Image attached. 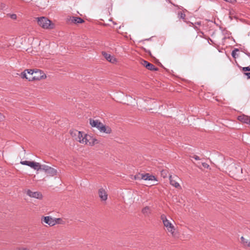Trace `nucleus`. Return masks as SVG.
<instances>
[{
	"label": "nucleus",
	"instance_id": "20e7f679",
	"mask_svg": "<svg viewBox=\"0 0 250 250\" xmlns=\"http://www.w3.org/2000/svg\"><path fill=\"white\" fill-rule=\"evenodd\" d=\"M32 76L28 78L29 81L33 80H40L46 78V76L45 73L41 70H37L34 72H32Z\"/></svg>",
	"mask_w": 250,
	"mask_h": 250
},
{
	"label": "nucleus",
	"instance_id": "4468645a",
	"mask_svg": "<svg viewBox=\"0 0 250 250\" xmlns=\"http://www.w3.org/2000/svg\"><path fill=\"white\" fill-rule=\"evenodd\" d=\"M177 178V176L173 177L172 175L169 176V177L170 185L176 188L180 187L179 184L176 181Z\"/></svg>",
	"mask_w": 250,
	"mask_h": 250
},
{
	"label": "nucleus",
	"instance_id": "0eeeda50",
	"mask_svg": "<svg viewBox=\"0 0 250 250\" xmlns=\"http://www.w3.org/2000/svg\"><path fill=\"white\" fill-rule=\"evenodd\" d=\"M41 220L42 223H45L50 227L55 225L56 221H55L54 218L51 216H43Z\"/></svg>",
	"mask_w": 250,
	"mask_h": 250
},
{
	"label": "nucleus",
	"instance_id": "a211bd4d",
	"mask_svg": "<svg viewBox=\"0 0 250 250\" xmlns=\"http://www.w3.org/2000/svg\"><path fill=\"white\" fill-rule=\"evenodd\" d=\"M142 212L145 215H148L151 213L150 208L149 207H145L142 209Z\"/></svg>",
	"mask_w": 250,
	"mask_h": 250
},
{
	"label": "nucleus",
	"instance_id": "a878e982",
	"mask_svg": "<svg viewBox=\"0 0 250 250\" xmlns=\"http://www.w3.org/2000/svg\"><path fill=\"white\" fill-rule=\"evenodd\" d=\"M239 51V49L235 48L231 52V56L233 58H236V52Z\"/></svg>",
	"mask_w": 250,
	"mask_h": 250
},
{
	"label": "nucleus",
	"instance_id": "7ed1b4c3",
	"mask_svg": "<svg viewBox=\"0 0 250 250\" xmlns=\"http://www.w3.org/2000/svg\"><path fill=\"white\" fill-rule=\"evenodd\" d=\"M161 219L162 220L163 223L167 230L171 234H173L175 230L174 227L169 220L167 219L166 216L165 214H162L161 215Z\"/></svg>",
	"mask_w": 250,
	"mask_h": 250
},
{
	"label": "nucleus",
	"instance_id": "7c9ffc66",
	"mask_svg": "<svg viewBox=\"0 0 250 250\" xmlns=\"http://www.w3.org/2000/svg\"><path fill=\"white\" fill-rule=\"evenodd\" d=\"M8 15L13 20H16L17 19V15L15 14H8Z\"/></svg>",
	"mask_w": 250,
	"mask_h": 250
},
{
	"label": "nucleus",
	"instance_id": "4c0bfd02",
	"mask_svg": "<svg viewBox=\"0 0 250 250\" xmlns=\"http://www.w3.org/2000/svg\"><path fill=\"white\" fill-rule=\"evenodd\" d=\"M157 183L154 184H153V185H157Z\"/></svg>",
	"mask_w": 250,
	"mask_h": 250
},
{
	"label": "nucleus",
	"instance_id": "9b49d317",
	"mask_svg": "<svg viewBox=\"0 0 250 250\" xmlns=\"http://www.w3.org/2000/svg\"><path fill=\"white\" fill-rule=\"evenodd\" d=\"M99 196L102 201H106L107 199V194L105 190L103 188H101L98 191Z\"/></svg>",
	"mask_w": 250,
	"mask_h": 250
},
{
	"label": "nucleus",
	"instance_id": "ddd939ff",
	"mask_svg": "<svg viewBox=\"0 0 250 250\" xmlns=\"http://www.w3.org/2000/svg\"><path fill=\"white\" fill-rule=\"evenodd\" d=\"M102 54L108 62L111 63H114L116 62V59L110 54H109L105 52H102Z\"/></svg>",
	"mask_w": 250,
	"mask_h": 250
},
{
	"label": "nucleus",
	"instance_id": "cd10ccee",
	"mask_svg": "<svg viewBox=\"0 0 250 250\" xmlns=\"http://www.w3.org/2000/svg\"><path fill=\"white\" fill-rule=\"evenodd\" d=\"M141 177L142 174L139 173L138 174H137L134 176V179L136 180H142Z\"/></svg>",
	"mask_w": 250,
	"mask_h": 250
},
{
	"label": "nucleus",
	"instance_id": "c85d7f7f",
	"mask_svg": "<svg viewBox=\"0 0 250 250\" xmlns=\"http://www.w3.org/2000/svg\"><path fill=\"white\" fill-rule=\"evenodd\" d=\"M25 71H26L27 72L26 73L28 74V77H30L31 76H32V72H35V71L34 70H32V69H30V70L27 69V70H25Z\"/></svg>",
	"mask_w": 250,
	"mask_h": 250
},
{
	"label": "nucleus",
	"instance_id": "f704fd0d",
	"mask_svg": "<svg viewBox=\"0 0 250 250\" xmlns=\"http://www.w3.org/2000/svg\"><path fill=\"white\" fill-rule=\"evenodd\" d=\"M193 158L195 159L196 160H200V158L199 156H196V155H195L193 157Z\"/></svg>",
	"mask_w": 250,
	"mask_h": 250
},
{
	"label": "nucleus",
	"instance_id": "412c9836",
	"mask_svg": "<svg viewBox=\"0 0 250 250\" xmlns=\"http://www.w3.org/2000/svg\"><path fill=\"white\" fill-rule=\"evenodd\" d=\"M33 161H21L20 163L22 165L28 166L30 167H31Z\"/></svg>",
	"mask_w": 250,
	"mask_h": 250
},
{
	"label": "nucleus",
	"instance_id": "c756f323",
	"mask_svg": "<svg viewBox=\"0 0 250 250\" xmlns=\"http://www.w3.org/2000/svg\"><path fill=\"white\" fill-rule=\"evenodd\" d=\"M148 175V173L142 174L141 178H142V180H147Z\"/></svg>",
	"mask_w": 250,
	"mask_h": 250
},
{
	"label": "nucleus",
	"instance_id": "5701e85b",
	"mask_svg": "<svg viewBox=\"0 0 250 250\" xmlns=\"http://www.w3.org/2000/svg\"><path fill=\"white\" fill-rule=\"evenodd\" d=\"M55 221H56V223H55V225L56 224H63V221L60 218H54Z\"/></svg>",
	"mask_w": 250,
	"mask_h": 250
},
{
	"label": "nucleus",
	"instance_id": "72a5a7b5",
	"mask_svg": "<svg viewBox=\"0 0 250 250\" xmlns=\"http://www.w3.org/2000/svg\"><path fill=\"white\" fill-rule=\"evenodd\" d=\"M202 166L205 168H208L209 167V165L206 163H203Z\"/></svg>",
	"mask_w": 250,
	"mask_h": 250
},
{
	"label": "nucleus",
	"instance_id": "6ab92c4d",
	"mask_svg": "<svg viewBox=\"0 0 250 250\" xmlns=\"http://www.w3.org/2000/svg\"><path fill=\"white\" fill-rule=\"evenodd\" d=\"M80 131H78L77 130H73L70 131V134L71 136L74 138L75 140H76V138L80 135Z\"/></svg>",
	"mask_w": 250,
	"mask_h": 250
},
{
	"label": "nucleus",
	"instance_id": "c9c22d12",
	"mask_svg": "<svg viewBox=\"0 0 250 250\" xmlns=\"http://www.w3.org/2000/svg\"><path fill=\"white\" fill-rule=\"evenodd\" d=\"M4 119V116L0 113V121Z\"/></svg>",
	"mask_w": 250,
	"mask_h": 250
},
{
	"label": "nucleus",
	"instance_id": "bb28decb",
	"mask_svg": "<svg viewBox=\"0 0 250 250\" xmlns=\"http://www.w3.org/2000/svg\"><path fill=\"white\" fill-rule=\"evenodd\" d=\"M178 17L180 19H185L186 15L182 12H179L178 13Z\"/></svg>",
	"mask_w": 250,
	"mask_h": 250
},
{
	"label": "nucleus",
	"instance_id": "aec40b11",
	"mask_svg": "<svg viewBox=\"0 0 250 250\" xmlns=\"http://www.w3.org/2000/svg\"><path fill=\"white\" fill-rule=\"evenodd\" d=\"M241 242L245 246H248L250 247V241L246 239L243 236L241 237Z\"/></svg>",
	"mask_w": 250,
	"mask_h": 250
},
{
	"label": "nucleus",
	"instance_id": "e433bc0d",
	"mask_svg": "<svg viewBox=\"0 0 250 250\" xmlns=\"http://www.w3.org/2000/svg\"><path fill=\"white\" fill-rule=\"evenodd\" d=\"M17 250H28L26 248H21V249H19Z\"/></svg>",
	"mask_w": 250,
	"mask_h": 250
},
{
	"label": "nucleus",
	"instance_id": "6e6552de",
	"mask_svg": "<svg viewBox=\"0 0 250 250\" xmlns=\"http://www.w3.org/2000/svg\"><path fill=\"white\" fill-rule=\"evenodd\" d=\"M26 194L31 198H34L38 199H42V193L39 191H32L30 189H28L26 191Z\"/></svg>",
	"mask_w": 250,
	"mask_h": 250
},
{
	"label": "nucleus",
	"instance_id": "4be33fe9",
	"mask_svg": "<svg viewBox=\"0 0 250 250\" xmlns=\"http://www.w3.org/2000/svg\"><path fill=\"white\" fill-rule=\"evenodd\" d=\"M147 180L148 181H155V182H157L158 180L157 179V178H156V177L154 175H150L149 173H148V177H147Z\"/></svg>",
	"mask_w": 250,
	"mask_h": 250
},
{
	"label": "nucleus",
	"instance_id": "2f4dec72",
	"mask_svg": "<svg viewBox=\"0 0 250 250\" xmlns=\"http://www.w3.org/2000/svg\"><path fill=\"white\" fill-rule=\"evenodd\" d=\"M244 75L247 76L248 79H250V72H244Z\"/></svg>",
	"mask_w": 250,
	"mask_h": 250
},
{
	"label": "nucleus",
	"instance_id": "1a4fd4ad",
	"mask_svg": "<svg viewBox=\"0 0 250 250\" xmlns=\"http://www.w3.org/2000/svg\"><path fill=\"white\" fill-rule=\"evenodd\" d=\"M141 64L149 70L157 71L158 68L155 66L153 64L148 62L146 60H142L141 62Z\"/></svg>",
	"mask_w": 250,
	"mask_h": 250
},
{
	"label": "nucleus",
	"instance_id": "f8f14e48",
	"mask_svg": "<svg viewBox=\"0 0 250 250\" xmlns=\"http://www.w3.org/2000/svg\"><path fill=\"white\" fill-rule=\"evenodd\" d=\"M86 136H87V134H84L83 132L82 131H80V135H79V137L78 136L76 138V140L79 142L80 143L85 144L86 141H87V140L86 139Z\"/></svg>",
	"mask_w": 250,
	"mask_h": 250
},
{
	"label": "nucleus",
	"instance_id": "9d476101",
	"mask_svg": "<svg viewBox=\"0 0 250 250\" xmlns=\"http://www.w3.org/2000/svg\"><path fill=\"white\" fill-rule=\"evenodd\" d=\"M86 139L87 141H86L85 144L88 145L90 146H93L99 143V141L97 139L90 135H87V136H86Z\"/></svg>",
	"mask_w": 250,
	"mask_h": 250
},
{
	"label": "nucleus",
	"instance_id": "f03ea898",
	"mask_svg": "<svg viewBox=\"0 0 250 250\" xmlns=\"http://www.w3.org/2000/svg\"><path fill=\"white\" fill-rule=\"evenodd\" d=\"M37 21L38 24L43 28H52L53 27V25L51 24V21L44 17L38 18Z\"/></svg>",
	"mask_w": 250,
	"mask_h": 250
},
{
	"label": "nucleus",
	"instance_id": "473e14b6",
	"mask_svg": "<svg viewBox=\"0 0 250 250\" xmlns=\"http://www.w3.org/2000/svg\"><path fill=\"white\" fill-rule=\"evenodd\" d=\"M0 9L2 10H4L6 8V5L4 3H1L0 4Z\"/></svg>",
	"mask_w": 250,
	"mask_h": 250
},
{
	"label": "nucleus",
	"instance_id": "b1692460",
	"mask_svg": "<svg viewBox=\"0 0 250 250\" xmlns=\"http://www.w3.org/2000/svg\"><path fill=\"white\" fill-rule=\"evenodd\" d=\"M240 68L243 72H247L250 71V65L247 67H240Z\"/></svg>",
	"mask_w": 250,
	"mask_h": 250
},
{
	"label": "nucleus",
	"instance_id": "dca6fc26",
	"mask_svg": "<svg viewBox=\"0 0 250 250\" xmlns=\"http://www.w3.org/2000/svg\"><path fill=\"white\" fill-rule=\"evenodd\" d=\"M70 20L72 22L75 23H81L84 22V21L82 18L76 17H71Z\"/></svg>",
	"mask_w": 250,
	"mask_h": 250
},
{
	"label": "nucleus",
	"instance_id": "39448f33",
	"mask_svg": "<svg viewBox=\"0 0 250 250\" xmlns=\"http://www.w3.org/2000/svg\"><path fill=\"white\" fill-rule=\"evenodd\" d=\"M228 169L232 174L235 175L242 173V168L237 164L231 163L228 167Z\"/></svg>",
	"mask_w": 250,
	"mask_h": 250
},
{
	"label": "nucleus",
	"instance_id": "2eb2a0df",
	"mask_svg": "<svg viewBox=\"0 0 250 250\" xmlns=\"http://www.w3.org/2000/svg\"><path fill=\"white\" fill-rule=\"evenodd\" d=\"M238 119L241 122L247 124H249L250 122V117L245 115L238 116Z\"/></svg>",
	"mask_w": 250,
	"mask_h": 250
},
{
	"label": "nucleus",
	"instance_id": "f257e3e1",
	"mask_svg": "<svg viewBox=\"0 0 250 250\" xmlns=\"http://www.w3.org/2000/svg\"><path fill=\"white\" fill-rule=\"evenodd\" d=\"M89 123L92 127L97 128L101 132L109 134L111 131L110 128L106 127L105 125L97 120L90 119Z\"/></svg>",
	"mask_w": 250,
	"mask_h": 250
},
{
	"label": "nucleus",
	"instance_id": "393cba45",
	"mask_svg": "<svg viewBox=\"0 0 250 250\" xmlns=\"http://www.w3.org/2000/svg\"><path fill=\"white\" fill-rule=\"evenodd\" d=\"M21 78H23V79L25 78L27 80H28V78H29V77H28V75H27V73H26L25 70L21 73Z\"/></svg>",
	"mask_w": 250,
	"mask_h": 250
},
{
	"label": "nucleus",
	"instance_id": "f3484780",
	"mask_svg": "<svg viewBox=\"0 0 250 250\" xmlns=\"http://www.w3.org/2000/svg\"><path fill=\"white\" fill-rule=\"evenodd\" d=\"M31 167L37 170H42V165L35 162H33Z\"/></svg>",
	"mask_w": 250,
	"mask_h": 250
},
{
	"label": "nucleus",
	"instance_id": "423d86ee",
	"mask_svg": "<svg viewBox=\"0 0 250 250\" xmlns=\"http://www.w3.org/2000/svg\"><path fill=\"white\" fill-rule=\"evenodd\" d=\"M42 170L50 176H55L57 173L56 169L45 165H42Z\"/></svg>",
	"mask_w": 250,
	"mask_h": 250
}]
</instances>
